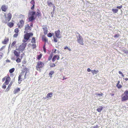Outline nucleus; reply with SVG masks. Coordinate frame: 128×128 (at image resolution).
<instances>
[{
    "instance_id": "obj_1",
    "label": "nucleus",
    "mask_w": 128,
    "mask_h": 128,
    "mask_svg": "<svg viewBox=\"0 0 128 128\" xmlns=\"http://www.w3.org/2000/svg\"><path fill=\"white\" fill-rule=\"evenodd\" d=\"M27 68H25L22 70V72L19 75L18 78V83L20 84L22 80L26 79L27 76L26 74L28 70Z\"/></svg>"
},
{
    "instance_id": "obj_2",
    "label": "nucleus",
    "mask_w": 128,
    "mask_h": 128,
    "mask_svg": "<svg viewBox=\"0 0 128 128\" xmlns=\"http://www.w3.org/2000/svg\"><path fill=\"white\" fill-rule=\"evenodd\" d=\"M34 11H29L28 14V22H32L34 20H36V16H34V15L36 14Z\"/></svg>"
},
{
    "instance_id": "obj_3",
    "label": "nucleus",
    "mask_w": 128,
    "mask_h": 128,
    "mask_svg": "<svg viewBox=\"0 0 128 128\" xmlns=\"http://www.w3.org/2000/svg\"><path fill=\"white\" fill-rule=\"evenodd\" d=\"M26 34L24 35V38L26 40H30L32 38V40H35V38L33 37V34L32 32L26 33Z\"/></svg>"
},
{
    "instance_id": "obj_4",
    "label": "nucleus",
    "mask_w": 128,
    "mask_h": 128,
    "mask_svg": "<svg viewBox=\"0 0 128 128\" xmlns=\"http://www.w3.org/2000/svg\"><path fill=\"white\" fill-rule=\"evenodd\" d=\"M28 40H24V42L20 45L18 48H16V50H18L20 52H23L24 51L27 45L26 42Z\"/></svg>"
},
{
    "instance_id": "obj_5",
    "label": "nucleus",
    "mask_w": 128,
    "mask_h": 128,
    "mask_svg": "<svg viewBox=\"0 0 128 128\" xmlns=\"http://www.w3.org/2000/svg\"><path fill=\"white\" fill-rule=\"evenodd\" d=\"M4 16L6 18V20L5 21H3L2 22L6 24L8 22H9L11 20L12 16V14L10 13H9L7 14V16H6V14L5 13Z\"/></svg>"
},
{
    "instance_id": "obj_6",
    "label": "nucleus",
    "mask_w": 128,
    "mask_h": 128,
    "mask_svg": "<svg viewBox=\"0 0 128 128\" xmlns=\"http://www.w3.org/2000/svg\"><path fill=\"white\" fill-rule=\"evenodd\" d=\"M44 65V64L42 62L40 61L38 62L36 66V70L40 71V69L42 68L43 67Z\"/></svg>"
},
{
    "instance_id": "obj_7",
    "label": "nucleus",
    "mask_w": 128,
    "mask_h": 128,
    "mask_svg": "<svg viewBox=\"0 0 128 128\" xmlns=\"http://www.w3.org/2000/svg\"><path fill=\"white\" fill-rule=\"evenodd\" d=\"M124 96L122 97V101H124L128 100V91L126 90L124 93Z\"/></svg>"
},
{
    "instance_id": "obj_8",
    "label": "nucleus",
    "mask_w": 128,
    "mask_h": 128,
    "mask_svg": "<svg viewBox=\"0 0 128 128\" xmlns=\"http://www.w3.org/2000/svg\"><path fill=\"white\" fill-rule=\"evenodd\" d=\"M5 80H6L5 81L4 83L6 85H7L10 82V81L11 78L8 75V76H5L2 78V81L3 82H4Z\"/></svg>"
},
{
    "instance_id": "obj_9",
    "label": "nucleus",
    "mask_w": 128,
    "mask_h": 128,
    "mask_svg": "<svg viewBox=\"0 0 128 128\" xmlns=\"http://www.w3.org/2000/svg\"><path fill=\"white\" fill-rule=\"evenodd\" d=\"M32 29V28L30 26L29 24H27L25 26V31L24 33L28 32L30 31Z\"/></svg>"
},
{
    "instance_id": "obj_10",
    "label": "nucleus",
    "mask_w": 128,
    "mask_h": 128,
    "mask_svg": "<svg viewBox=\"0 0 128 128\" xmlns=\"http://www.w3.org/2000/svg\"><path fill=\"white\" fill-rule=\"evenodd\" d=\"M24 24V21L23 20H21L17 24L18 28H21L22 27Z\"/></svg>"
},
{
    "instance_id": "obj_11",
    "label": "nucleus",
    "mask_w": 128,
    "mask_h": 128,
    "mask_svg": "<svg viewBox=\"0 0 128 128\" xmlns=\"http://www.w3.org/2000/svg\"><path fill=\"white\" fill-rule=\"evenodd\" d=\"M55 34L56 37L58 38H61L62 37V36L60 34V31L59 30L55 31Z\"/></svg>"
},
{
    "instance_id": "obj_12",
    "label": "nucleus",
    "mask_w": 128,
    "mask_h": 128,
    "mask_svg": "<svg viewBox=\"0 0 128 128\" xmlns=\"http://www.w3.org/2000/svg\"><path fill=\"white\" fill-rule=\"evenodd\" d=\"M42 29L43 30L44 33V34H46L48 32V29L46 25L42 26Z\"/></svg>"
},
{
    "instance_id": "obj_13",
    "label": "nucleus",
    "mask_w": 128,
    "mask_h": 128,
    "mask_svg": "<svg viewBox=\"0 0 128 128\" xmlns=\"http://www.w3.org/2000/svg\"><path fill=\"white\" fill-rule=\"evenodd\" d=\"M24 54L23 53L20 56V58H19V57L17 58L16 61L18 63H19L21 62V60L22 59L23 57H24Z\"/></svg>"
},
{
    "instance_id": "obj_14",
    "label": "nucleus",
    "mask_w": 128,
    "mask_h": 128,
    "mask_svg": "<svg viewBox=\"0 0 128 128\" xmlns=\"http://www.w3.org/2000/svg\"><path fill=\"white\" fill-rule=\"evenodd\" d=\"M8 8V7L7 6L4 5H2L1 7V9L4 12H6V11Z\"/></svg>"
},
{
    "instance_id": "obj_15",
    "label": "nucleus",
    "mask_w": 128,
    "mask_h": 128,
    "mask_svg": "<svg viewBox=\"0 0 128 128\" xmlns=\"http://www.w3.org/2000/svg\"><path fill=\"white\" fill-rule=\"evenodd\" d=\"M20 52H18L16 50H14V54L16 58H18L19 57L20 54Z\"/></svg>"
},
{
    "instance_id": "obj_16",
    "label": "nucleus",
    "mask_w": 128,
    "mask_h": 128,
    "mask_svg": "<svg viewBox=\"0 0 128 128\" xmlns=\"http://www.w3.org/2000/svg\"><path fill=\"white\" fill-rule=\"evenodd\" d=\"M36 16H38V17H41L42 14L40 10L38 9H37V12L36 13Z\"/></svg>"
},
{
    "instance_id": "obj_17",
    "label": "nucleus",
    "mask_w": 128,
    "mask_h": 128,
    "mask_svg": "<svg viewBox=\"0 0 128 128\" xmlns=\"http://www.w3.org/2000/svg\"><path fill=\"white\" fill-rule=\"evenodd\" d=\"M52 92H50L48 93L46 98H50L52 96Z\"/></svg>"
},
{
    "instance_id": "obj_18",
    "label": "nucleus",
    "mask_w": 128,
    "mask_h": 128,
    "mask_svg": "<svg viewBox=\"0 0 128 128\" xmlns=\"http://www.w3.org/2000/svg\"><path fill=\"white\" fill-rule=\"evenodd\" d=\"M20 91V89L19 88H16L14 89L13 92L14 94H16Z\"/></svg>"
},
{
    "instance_id": "obj_19",
    "label": "nucleus",
    "mask_w": 128,
    "mask_h": 128,
    "mask_svg": "<svg viewBox=\"0 0 128 128\" xmlns=\"http://www.w3.org/2000/svg\"><path fill=\"white\" fill-rule=\"evenodd\" d=\"M120 81H118V83L116 85V86L117 88L119 89L121 88L122 87V86L120 84Z\"/></svg>"
},
{
    "instance_id": "obj_20",
    "label": "nucleus",
    "mask_w": 128,
    "mask_h": 128,
    "mask_svg": "<svg viewBox=\"0 0 128 128\" xmlns=\"http://www.w3.org/2000/svg\"><path fill=\"white\" fill-rule=\"evenodd\" d=\"M31 42L32 43H33V44H32V46L33 48H36V44H35L36 43L35 40H32Z\"/></svg>"
},
{
    "instance_id": "obj_21",
    "label": "nucleus",
    "mask_w": 128,
    "mask_h": 128,
    "mask_svg": "<svg viewBox=\"0 0 128 128\" xmlns=\"http://www.w3.org/2000/svg\"><path fill=\"white\" fill-rule=\"evenodd\" d=\"M8 26L10 28L14 26V23L12 22H9L7 24Z\"/></svg>"
},
{
    "instance_id": "obj_22",
    "label": "nucleus",
    "mask_w": 128,
    "mask_h": 128,
    "mask_svg": "<svg viewBox=\"0 0 128 128\" xmlns=\"http://www.w3.org/2000/svg\"><path fill=\"white\" fill-rule=\"evenodd\" d=\"M99 71L97 70H92L91 72L92 74L93 75H94V74H96Z\"/></svg>"
},
{
    "instance_id": "obj_23",
    "label": "nucleus",
    "mask_w": 128,
    "mask_h": 128,
    "mask_svg": "<svg viewBox=\"0 0 128 128\" xmlns=\"http://www.w3.org/2000/svg\"><path fill=\"white\" fill-rule=\"evenodd\" d=\"M103 109V107L102 106H100V108H97L96 110L98 112H101Z\"/></svg>"
},
{
    "instance_id": "obj_24",
    "label": "nucleus",
    "mask_w": 128,
    "mask_h": 128,
    "mask_svg": "<svg viewBox=\"0 0 128 128\" xmlns=\"http://www.w3.org/2000/svg\"><path fill=\"white\" fill-rule=\"evenodd\" d=\"M54 73V72L53 71H50L49 74V75L50 78H52V75Z\"/></svg>"
},
{
    "instance_id": "obj_25",
    "label": "nucleus",
    "mask_w": 128,
    "mask_h": 128,
    "mask_svg": "<svg viewBox=\"0 0 128 128\" xmlns=\"http://www.w3.org/2000/svg\"><path fill=\"white\" fill-rule=\"evenodd\" d=\"M42 54H40V55H38L37 59L38 60H40L42 56Z\"/></svg>"
},
{
    "instance_id": "obj_26",
    "label": "nucleus",
    "mask_w": 128,
    "mask_h": 128,
    "mask_svg": "<svg viewBox=\"0 0 128 128\" xmlns=\"http://www.w3.org/2000/svg\"><path fill=\"white\" fill-rule=\"evenodd\" d=\"M112 10L114 13H116L118 12V10L117 9H112Z\"/></svg>"
},
{
    "instance_id": "obj_27",
    "label": "nucleus",
    "mask_w": 128,
    "mask_h": 128,
    "mask_svg": "<svg viewBox=\"0 0 128 128\" xmlns=\"http://www.w3.org/2000/svg\"><path fill=\"white\" fill-rule=\"evenodd\" d=\"M53 35H54V33H52V34L51 33H49L47 34V36L49 37H51Z\"/></svg>"
},
{
    "instance_id": "obj_28",
    "label": "nucleus",
    "mask_w": 128,
    "mask_h": 128,
    "mask_svg": "<svg viewBox=\"0 0 128 128\" xmlns=\"http://www.w3.org/2000/svg\"><path fill=\"white\" fill-rule=\"evenodd\" d=\"M15 70L14 68H12L9 70V72L10 73H12Z\"/></svg>"
},
{
    "instance_id": "obj_29",
    "label": "nucleus",
    "mask_w": 128,
    "mask_h": 128,
    "mask_svg": "<svg viewBox=\"0 0 128 128\" xmlns=\"http://www.w3.org/2000/svg\"><path fill=\"white\" fill-rule=\"evenodd\" d=\"M19 32V30L18 28H16L15 29L14 32L18 34Z\"/></svg>"
},
{
    "instance_id": "obj_30",
    "label": "nucleus",
    "mask_w": 128,
    "mask_h": 128,
    "mask_svg": "<svg viewBox=\"0 0 128 128\" xmlns=\"http://www.w3.org/2000/svg\"><path fill=\"white\" fill-rule=\"evenodd\" d=\"M50 66L52 68L56 66V65L54 63H51L50 64Z\"/></svg>"
},
{
    "instance_id": "obj_31",
    "label": "nucleus",
    "mask_w": 128,
    "mask_h": 128,
    "mask_svg": "<svg viewBox=\"0 0 128 128\" xmlns=\"http://www.w3.org/2000/svg\"><path fill=\"white\" fill-rule=\"evenodd\" d=\"M78 40H82V38L80 34L77 37Z\"/></svg>"
},
{
    "instance_id": "obj_32",
    "label": "nucleus",
    "mask_w": 128,
    "mask_h": 128,
    "mask_svg": "<svg viewBox=\"0 0 128 128\" xmlns=\"http://www.w3.org/2000/svg\"><path fill=\"white\" fill-rule=\"evenodd\" d=\"M43 48L44 52L45 53H46V50L45 48V44L43 46Z\"/></svg>"
},
{
    "instance_id": "obj_33",
    "label": "nucleus",
    "mask_w": 128,
    "mask_h": 128,
    "mask_svg": "<svg viewBox=\"0 0 128 128\" xmlns=\"http://www.w3.org/2000/svg\"><path fill=\"white\" fill-rule=\"evenodd\" d=\"M30 3L32 5H35V2L34 0H32L30 2Z\"/></svg>"
},
{
    "instance_id": "obj_34",
    "label": "nucleus",
    "mask_w": 128,
    "mask_h": 128,
    "mask_svg": "<svg viewBox=\"0 0 128 128\" xmlns=\"http://www.w3.org/2000/svg\"><path fill=\"white\" fill-rule=\"evenodd\" d=\"M78 42L81 45H83V40H78Z\"/></svg>"
},
{
    "instance_id": "obj_35",
    "label": "nucleus",
    "mask_w": 128,
    "mask_h": 128,
    "mask_svg": "<svg viewBox=\"0 0 128 128\" xmlns=\"http://www.w3.org/2000/svg\"><path fill=\"white\" fill-rule=\"evenodd\" d=\"M6 84H5V83L4 84H3V85H2V88L3 89H5L6 88Z\"/></svg>"
},
{
    "instance_id": "obj_36",
    "label": "nucleus",
    "mask_w": 128,
    "mask_h": 128,
    "mask_svg": "<svg viewBox=\"0 0 128 128\" xmlns=\"http://www.w3.org/2000/svg\"><path fill=\"white\" fill-rule=\"evenodd\" d=\"M3 55V53L0 52V60L2 58Z\"/></svg>"
},
{
    "instance_id": "obj_37",
    "label": "nucleus",
    "mask_w": 128,
    "mask_h": 128,
    "mask_svg": "<svg viewBox=\"0 0 128 128\" xmlns=\"http://www.w3.org/2000/svg\"><path fill=\"white\" fill-rule=\"evenodd\" d=\"M56 56H54L53 58L52 59V61L53 62H54L55 60H56Z\"/></svg>"
},
{
    "instance_id": "obj_38",
    "label": "nucleus",
    "mask_w": 128,
    "mask_h": 128,
    "mask_svg": "<svg viewBox=\"0 0 128 128\" xmlns=\"http://www.w3.org/2000/svg\"><path fill=\"white\" fill-rule=\"evenodd\" d=\"M64 50L68 49L69 51H70L71 50L70 48H68L67 46H66L64 48Z\"/></svg>"
},
{
    "instance_id": "obj_39",
    "label": "nucleus",
    "mask_w": 128,
    "mask_h": 128,
    "mask_svg": "<svg viewBox=\"0 0 128 128\" xmlns=\"http://www.w3.org/2000/svg\"><path fill=\"white\" fill-rule=\"evenodd\" d=\"M16 42L15 41H14L11 44V46H14V45L15 44H16Z\"/></svg>"
},
{
    "instance_id": "obj_40",
    "label": "nucleus",
    "mask_w": 128,
    "mask_h": 128,
    "mask_svg": "<svg viewBox=\"0 0 128 128\" xmlns=\"http://www.w3.org/2000/svg\"><path fill=\"white\" fill-rule=\"evenodd\" d=\"M8 40H4L2 42V43L4 44H7Z\"/></svg>"
},
{
    "instance_id": "obj_41",
    "label": "nucleus",
    "mask_w": 128,
    "mask_h": 128,
    "mask_svg": "<svg viewBox=\"0 0 128 128\" xmlns=\"http://www.w3.org/2000/svg\"><path fill=\"white\" fill-rule=\"evenodd\" d=\"M95 94L96 95H97L98 96H102L103 94L102 92H100V94H98L97 93H96Z\"/></svg>"
},
{
    "instance_id": "obj_42",
    "label": "nucleus",
    "mask_w": 128,
    "mask_h": 128,
    "mask_svg": "<svg viewBox=\"0 0 128 128\" xmlns=\"http://www.w3.org/2000/svg\"><path fill=\"white\" fill-rule=\"evenodd\" d=\"M56 58L58 60H59L60 58L59 55H56Z\"/></svg>"
},
{
    "instance_id": "obj_43",
    "label": "nucleus",
    "mask_w": 128,
    "mask_h": 128,
    "mask_svg": "<svg viewBox=\"0 0 128 128\" xmlns=\"http://www.w3.org/2000/svg\"><path fill=\"white\" fill-rule=\"evenodd\" d=\"M18 34L15 33L13 35V37L14 38H16L18 36Z\"/></svg>"
},
{
    "instance_id": "obj_44",
    "label": "nucleus",
    "mask_w": 128,
    "mask_h": 128,
    "mask_svg": "<svg viewBox=\"0 0 128 128\" xmlns=\"http://www.w3.org/2000/svg\"><path fill=\"white\" fill-rule=\"evenodd\" d=\"M48 4L49 6H50L51 5H53L52 2H48Z\"/></svg>"
},
{
    "instance_id": "obj_45",
    "label": "nucleus",
    "mask_w": 128,
    "mask_h": 128,
    "mask_svg": "<svg viewBox=\"0 0 128 128\" xmlns=\"http://www.w3.org/2000/svg\"><path fill=\"white\" fill-rule=\"evenodd\" d=\"M35 5H33L31 7V9L32 10H34V8Z\"/></svg>"
},
{
    "instance_id": "obj_46",
    "label": "nucleus",
    "mask_w": 128,
    "mask_h": 128,
    "mask_svg": "<svg viewBox=\"0 0 128 128\" xmlns=\"http://www.w3.org/2000/svg\"><path fill=\"white\" fill-rule=\"evenodd\" d=\"M52 55H50V56L48 58V60H50L52 58Z\"/></svg>"
},
{
    "instance_id": "obj_47",
    "label": "nucleus",
    "mask_w": 128,
    "mask_h": 128,
    "mask_svg": "<svg viewBox=\"0 0 128 128\" xmlns=\"http://www.w3.org/2000/svg\"><path fill=\"white\" fill-rule=\"evenodd\" d=\"M119 34H116L114 36V38H118L119 37Z\"/></svg>"
},
{
    "instance_id": "obj_48",
    "label": "nucleus",
    "mask_w": 128,
    "mask_h": 128,
    "mask_svg": "<svg viewBox=\"0 0 128 128\" xmlns=\"http://www.w3.org/2000/svg\"><path fill=\"white\" fill-rule=\"evenodd\" d=\"M122 5H121L120 6H117L116 7V8H118V9H120V8H122Z\"/></svg>"
},
{
    "instance_id": "obj_49",
    "label": "nucleus",
    "mask_w": 128,
    "mask_h": 128,
    "mask_svg": "<svg viewBox=\"0 0 128 128\" xmlns=\"http://www.w3.org/2000/svg\"><path fill=\"white\" fill-rule=\"evenodd\" d=\"M118 73H119V74H121L122 75V76H123L124 77V75H123L122 73L120 71H119L118 72Z\"/></svg>"
},
{
    "instance_id": "obj_50",
    "label": "nucleus",
    "mask_w": 128,
    "mask_h": 128,
    "mask_svg": "<svg viewBox=\"0 0 128 128\" xmlns=\"http://www.w3.org/2000/svg\"><path fill=\"white\" fill-rule=\"evenodd\" d=\"M26 61L25 60H24L22 62V63L23 64H25L26 63Z\"/></svg>"
},
{
    "instance_id": "obj_51",
    "label": "nucleus",
    "mask_w": 128,
    "mask_h": 128,
    "mask_svg": "<svg viewBox=\"0 0 128 128\" xmlns=\"http://www.w3.org/2000/svg\"><path fill=\"white\" fill-rule=\"evenodd\" d=\"M10 88L7 87V88H6V89L5 90V92H8V90H10Z\"/></svg>"
},
{
    "instance_id": "obj_52",
    "label": "nucleus",
    "mask_w": 128,
    "mask_h": 128,
    "mask_svg": "<svg viewBox=\"0 0 128 128\" xmlns=\"http://www.w3.org/2000/svg\"><path fill=\"white\" fill-rule=\"evenodd\" d=\"M124 52L126 54H128V50H125Z\"/></svg>"
},
{
    "instance_id": "obj_53",
    "label": "nucleus",
    "mask_w": 128,
    "mask_h": 128,
    "mask_svg": "<svg viewBox=\"0 0 128 128\" xmlns=\"http://www.w3.org/2000/svg\"><path fill=\"white\" fill-rule=\"evenodd\" d=\"M87 70L88 72H90L92 71V70H91L89 68H88Z\"/></svg>"
},
{
    "instance_id": "obj_54",
    "label": "nucleus",
    "mask_w": 128,
    "mask_h": 128,
    "mask_svg": "<svg viewBox=\"0 0 128 128\" xmlns=\"http://www.w3.org/2000/svg\"><path fill=\"white\" fill-rule=\"evenodd\" d=\"M98 128V126L97 125H96L92 128Z\"/></svg>"
},
{
    "instance_id": "obj_55",
    "label": "nucleus",
    "mask_w": 128,
    "mask_h": 128,
    "mask_svg": "<svg viewBox=\"0 0 128 128\" xmlns=\"http://www.w3.org/2000/svg\"><path fill=\"white\" fill-rule=\"evenodd\" d=\"M4 49V47H2L0 49V52L2 51Z\"/></svg>"
},
{
    "instance_id": "obj_56",
    "label": "nucleus",
    "mask_w": 128,
    "mask_h": 128,
    "mask_svg": "<svg viewBox=\"0 0 128 128\" xmlns=\"http://www.w3.org/2000/svg\"><path fill=\"white\" fill-rule=\"evenodd\" d=\"M30 26H31V27H33V24L32 23H31L30 24Z\"/></svg>"
},
{
    "instance_id": "obj_57",
    "label": "nucleus",
    "mask_w": 128,
    "mask_h": 128,
    "mask_svg": "<svg viewBox=\"0 0 128 128\" xmlns=\"http://www.w3.org/2000/svg\"><path fill=\"white\" fill-rule=\"evenodd\" d=\"M11 86H10V85H9L8 87V88H10Z\"/></svg>"
},
{
    "instance_id": "obj_58",
    "label": "nucleus",
    "mask_w": 128,
    "mask_h": 128,
    "mask_svg": "<svg viewBox=\"0 0 128 128\" xmlns=\"http://www.w3.org/2000/svg\"><path fill=\"white\" fill-rule=\"evenodd\" d=\"M20 17H24V16L22 14H21L20 15Z\"/></svg>"
},
{
    "instance_id": "obj_59",
    "label": "nucleus",
    "mask_w": 128,
    "mask_h": 128,
    "mask_svg": "<svg viewBox=\"0 0 128 128\" xmlns=\"http://www.w3.org/2000/svg\"><path fill=\"white\" fill-rule=\"evenodd\" d=\"M110 94L112 96H114V94Z\"/></svg>"
},
{
    "instance_id": "obj_60",
    "label": "nucleus",
    "mask_w": 128,
    "mask_h": 128,
    "mask_svg": "<svg viewBox=\"0 0 128 128\" xmlns=\"http://www.w3.org/2000/svg\"><path fill=\"white\" fill-rule=\"evenodd\" d=\"M67 78H65L64 77L63 78V80H66Z\"/></svg>"
},
{
    "instance_id": "obj_61",
    "label": "nucleus",
    "mask_w": 128,
    "mask_h": 128,
    "mask_svg": "<svg viewBox=\"0 0 128 128\" xmlns=\"http://www.w3.org/2000/svg\"><path fill=\"white\" fill-rule=\"evenodd\" d=\"M56 49H54V53H56Z\"/></svg>"
},
{
    "instance_id": "obj_62",
    "label": "nucleus",
    "mask_w": 128,
    "mask_h": 128,
    "mask_svg": "<svg viewBox=\"0 0 128 128\" xmlns=\"http://www.w3.org/2000/svg\"><path fill=\"white\" fill-rule=\"evenodd\" d=\"M12 84V82H11L10 83V84H9L10 85V86H11Z\"/></svg>"
},
{
    "instance_id": "obj_63",
    "label": "nucleus",
    "mask_w": 128,
    "mask_h": 128,
    "mask_svg": "<svg viewBox=\"0 0 128 128\" xmlns=\"http://www.w3.org/2000/svg\"><path fill=\"white\" fill-rule=\"evenodd\" d=\"M53 10H54L56 8L55 6H53Z\"/></svg>"
},
{
    "instance_id": "obj_64",
    "label": "nucleus",
    "mask_w": 128,
    "mask_h": 128,
    "mask_svg": "<svg viewBox=\"0 0 128 128\" xmlns=\"http://www.w3.org/2000/svg\"><path fill=\"white\" fill-rule=\"evenodd\" d=\"M125 80L126 81L128 80V78H125Z\"/></svg>"
}]
</instances>
